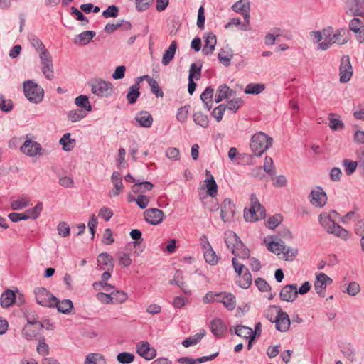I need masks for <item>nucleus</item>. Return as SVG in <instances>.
I'll return each instance as SVG.
<instances>
[{"mask_svg":"<svg viewBox=\"0 0 364 364\" xmlns=\"http://www.w3.org/2000/svg\"><path fill=\"white\" fill-rule=\"evenodd\" d=\"M135 119L142 127L149 128L153 123V117L147 111H141L138 112L136 115Z\"/></svg>","mask_w":364,"mask_h":364,"instance_id":"obj_28","label":"nucleus"},{"mask_svg":"<svg viewBox=\"0 0 364 364\" xmlns=\"http://www.w3.org/2000/svg\"><path fill=\"white\" fill-rule=\"evenodd\" d=\"M332 279L323 272L316 274V279L314 282V289L316 293L321 297H325V290L327 284H331Z\"/></svg>","mask_w":364,"mask_h":364,"instance_id":"obj_11","label":"nucleus"},{"mask_svg":"<svg viewBox=\"0 0 364 364\" xmlns=\"http://www.w3.org/2000/svg\"><path fill=\"white\" fill-rule=\"evenodd\" d=\"M267 247L269 251L279 255L286 249V246L283 242H270L267 244Z\"/></svg>","mask_w":364,"mask_h":364,"instance_id":"obj_49","label":"nucleus"},{"mask_svg":"<svg viewBox=\"0 0 364 364\" xmlns=\"http://www.w3.org/2000/svg\"><path fill=\"white\" fill-rule=\"evenodd\" d=\"M111 180L114 188L112 194L114 196H119L124 188L121 173L118 171H114L112 174Z\"/></svg>","mask_w":364,"mask_h":364,"instance_id":"obj_30","label":"nucleus"},{"mask_svg":"<svg viewBox=\"0 0 364 364\" xmlns=\"http://www.w3.org/2000/svg\"><path fill=\"white\" fill-rule=\"evenodd\" d=\"M193 121L196 124H198L203 128H206L208 127V124H209L208 117L206 114H203L202 112H196L193 114Z\"/></svg>","mask_w":364,"mask_h":364,"instance_id":"obj_47","label":"nucleus"},{"mask_svg":"<svg viewBox=\"0 0 364 364\" xmlns=\"http://www.w3.org/2000/svg\"><path fill=\"white\" fill-rule=\"evenodd\" d=\"M39 57L42 65L41 70L45 77L49 80H53L54 77V71L50 53L48 50H44V51L39 53Z\"/></svg>","mask_w":364,"mask_h":364,"instance_id":"obj_8","label":"nucleus"},{"mask_svg":"<svg viewBox=\"0 0 364 364\" xmlns=\"http://www.w3.org/2000/svg\"><path fill=\"white\" fill-rule=\"evenodd\" d=\"M92 92L99 97H108L114 92L113 85L102 79H95L90 82Z\"/></svg>","mask_w":364,"mask_h":364,"instance_id":"obj_6","label":"nucleus"},{"mask_svg":"<svg viewBox=\"0 0 364 364\" xmlns=\"http://www.w3.org/2000/svg\"><path fill=\"white\" fill-rule=\"evenodd\" d=\"M16 299V296L12 290L5 291L1 296L0 304L3 308H7L12 305Z\"/></svg>","mask_w":364,"mask_h":364,"instance_id":"obj_36","label":"nucleus"},{"mask_svg":"<svg viewBox=\"0 0 364 364\" xmlns=\"http://www.w3.org/2000/svg\"><path fill=\"white\" fill-rule=\"evenodd\" d=\"M342 291L344 293H347L350 296H355L360 292V287L358 282H351L349 283L346 289Z\"/></svg>","mask_w":364,"mask_h":364,"instance_id":"obj_60","label":"nucleus"},{"mask_svg":"<svg viewBox=\"0 0 364 364\" xmlns=\"http://www.w3.org/2000/svg\"><path fill=\"white\" fill-rule=\"evenodd\" d=\"M53 307H56L59 312L65 314H69L73 308V304L70 299L57 300L53 301Z\"/></svg>","mask_w":364,"mask_h":364,"instance_id":"obj_27","label":"nucleus"},{"mask_svg":"<svg viewBox=\"0 0 364 364\" xmlns=\"http://www.w3.org/2000/svg\"><path fill=\"white\" fill-rule=\"evenodd\" d=\"M237 215L235 205L230 199H225L220 205V218L224 223H231Z\"/></svg>","mask_w":364,"mask_h":364,"instance_id":"obj_7","label":"nucleus"},{"mask_svg":"<svg viewBox=\"0 0 364 364\" xmlns=\"http://www.w3.org/2000/svg\"><path fill=\"white\" fill-rule=\"evenodd\" d=\"M128 201L129 202L135 201L137 205L141 209H145L148 206V205H149V199L145 195H139L137 197V198H132V197L129 196L128 198Z\"/></svg>","mask_w":364,"mask_h":364,"instance_id":"obj_52","label":"nucleus"},{"mask_svg":"<svg viewBox=\"0 0 364 364\" xmlns=\"http://www.w3.org/2000/svg\"><path fill=\"white\" fill-rule=\"evenodd\" d=\"M262 169L269 176H274L275 171L274 169V162L271 157L266 156L264 159V166Z\"/></svg>","mask_w":364,"mask_h":364,"instance_id":"obj_61","label":"nucleus"},{"mask_svg":"<svg viewBox=\"0 0 364 364\" xmlns=\"http://www.w3.org/2000/svg\"><path fill=\"white\" fill-rule=\"evenodd\" d=\"M323 34L324 37V41L318 43V49L321 50H326L329 48L331 45L333 44V43H331V41H330L333 36V28L330 26L323 28Z\"/></svg>","mask_w":364,"mask_h":364,"instance_id":"obj_32","label":"nucleus"},{"mask_svg":"<svg viewBox=\"0 0 364 364\" xmlns=\"http://www.w3.org/2000/svg\"><path fill=\"white\" fill-rule=\"evenodd\" d=\"M230 332L232 334L234 333L237 336L245 339H247L252 336V328L242 324L237 325L235 327H230Z\"/></svg>","mask_w":364,"mask_h":364,"instance_id":"obj_31","label":"nucleus"},{"mask_svg":"<svg viewBox=\"0 0 364 364\" xmlns=\"http://www.w3.org/2000/svg\"><path fill=\"white\" fill-rule=\"evenodd\" d=\"M252 277L248 269H245L243 273L239 275V279L237 281V284L243 288L247 289L252 284Z\"/></svg>","mask_w":364,"mask_h":364,"instance_id":"obj_37","label":"nucleus"},{"mask_svg":"<svg viewBox=\"0 0 364 364\" xmlns=\"http://www.w3.org/2000/svg\"><path fill=\"white\" fill-rule=\"evenodd\" d=\"M37 352L41 355H48L49 354V346L46 343L44 336L41 337L38 339V343L37 345Z\"/></svg>","mask_w":364,"mask_h":364,"instance_id":"obj_56","label":"nucleus"},{"mask_svg":"<svg viewBox=\"0 0 364 364\" xmlns=\"http://www.w3.org/2000/svg\"><path fill=\"white\" fill-rule=\"evenodd\" d=\"M177 48V42L176 41H173L168 49L165 51L162 57V63L164 65H167L170 63V62L174 58L176 51Z\"/></svg>","mask_w":364,"mask_h":364,"instance_id":"obj_34","label":"nucleus"},{"mask_svg":"<svg viewBox=\"0 0 364 364\" xmlns=\"http://www.w3.org/2000/svg\"><path fill=\"white\" fill-rule=\"evenodd\" d=\"M282 221V217L280 214L270 217L267 222V227L269 229H274Z\"/></svg>","mask_w":364,"mask_h":364,"instance_id":"obj_64","label":"nucleus"},{"mask_svg":"<svg viewBox=\"0 0 364 364\" xmlns=\"http://www.w3.org/2000/svg\"><path fill=\"white\" fill-rule=\"evenodd\" d=\"M298 296L296 284L285 285L279 293L281 300L287 302L294 301Z\"/></svg>","mask_w":364,"mask_h":364,"instance_id":"obj_17","label":"nucleus"},{"mask_svg":"<svg viewBox=\"0 0 364 364\" xmlns=\"http://www.w3.org/2000/svg\"><path fill=\"white\" fill-rule=\"evenodd\" d=\"M70 14L75 16L76 20L80 21L83 26L89 22L88 18L82 14V12L75 6H72L70 8Z\"/></svg>","mask_w":364,"mask_h":364,"instance_id":"obj_62","label":"nucleus"},{"mask_svg":"<svg viewBox=\"0 0 364 364\" xmlns=\"http://www.w3.org/2000/svg\"><path fill=\"white\" fill-rule=\"evenodd\" d=\"M211 333L217 338H222L225 336L227 326L223 321L219 318H213L209 324Z\"/></svg>","mask_w":364,"mask_h":364,"instance_id":"obj_20","label":"nucleus"},{"mask_svg":"<svg viewBox=\"0 0 364 364\" xmlns=\"http://www.w3.org/2000/svg\"><path fill=\"white\" fill-rule=\"evenodd\" d=\"M318 220L321 226L328 233L333 234L336 237L343 240H347L350 237V232L336 223L326 213L320 214Z\"/></svg>","mask_w":364,"mask_h":364,"instance_id":"obj_1","label":"nucleus"},{"mask_svg":"<svg viewBox=\"0 0 364 364\" xmlns=\"http://www.w3.org/2000/svg\"><path fill=\"white\" fill-rule=\"evenodd\" d=\"M28 39L31 46L35 48L36 51L39 52V53L44 51V50H47L42 41L35 35L31 34Z\"/></svg>","mask_w":364,"mask_h":364,"instance_id":"obj_55","label":"nucleus"},{"mask_svg":"<svg viewBox=\"0 0 364 364\" xmlns=\"http://www.w3.org/2000/svg\"><path fill=\"white\" fill-rule=\"evenodd\" d=\"M340 82L346 83L348 82L353 75V68L349 57L343 56L339 67Z\"/></svg>","mask_w":364,"mask_h":364,"instance_id":"obj_10","label":"nucleus"},{"mask_svg":"<svg viewBox=\"0 0 364 364\" xmlns=\"http://www.w3.org/2000/svg\"><path fill=\"white\" fill-rule=\"evenodd\" d=\"M117 359L120 363L129 364L134 360V355L132 353L122 352L117 355Z\"/></svg>","mask_w":364,"mask_h":364,"instance_id":"obj_59","label":"nucleus"},{"mask_svg":"<svg viewBox=\"0 0 364 364\" xmlns=\"http://www.w3.org/2000/svg\"><path fill=\"white\" fill-rule=\"evenodd\" d=\"M41 150V146L39 143L31 139H27L21 146V151L29 156H36Z\"/></svg>","mask_w":364,"mask_h":364,"instance_id":"obj_21","label":"nucleus"},{"mask_svg":"<svg viewBox=\"0 0 364 364\" xmlns=\"http://www.w3.org/2000/svg\"><path fill=\"white\" fill-rule=\"evenodd\" d=\"M218 302L223 303L228 310L232 311L236 306V297L232 293L220 291L218 298Z\"/></svg>","mask_w":364,"mask_h":364,"instance_id":"obj_22","label":"nucleus"},{"mask_svg":"<svg viewBox=\"0 0 364 364\" xmlns=\"http://www.w3.org/2000/svg\"><path fill=\"white\" fill-rule=\"evenodd\" d=\"M214 90L210 86L207 87L206 89L200 95V99L205 104V108L210 110L213 107V97Z\"/></svg>","mask_w":364,"mask_h":364,"instance_id":"obj_35","label":"nucleus"},{"mask_svg":"<svg viewBox=\"0 0 364 364\" xmlns=\"http://www.w3.org/2000/svg\"><path fill=\"white\" fill-rule=\"evenodd\" d=\"M205 182L207 193L211 197H215L218 193V185L213 176L212 175H210V177H208L205 180Z\"/></svg>","mask_w":364,"mask_h":364,"instance_id":"obj_43","label":"nucleus"},{"mask_svg":"<svg viewBox=\"0 0 364 364\" xmlns=\"http://www.w3.org/2000/svg\"><path fill=\"white\" fill-rule=\"evenodd\" d=\"M349 37V31L346 28H342L335 31L333 30V36L330 41L333 44L343 45L348 41Z\"/></svg>","mask_w":364,"mask_h":364,"instance_id":"obj_23","label":"nucleus"},{"mask_svg":"<svg viewBox=\"0 0 364 364\" xmlns=\"http://www.w3.org/2000/svg\"><path fill=\"white\" fill-rule=\"evenodd\" d=\"M274 307L279 309L278 314L274 321L276 325V328L281 332H285L288 331L290 326V319L288 314L283 311L279 307L275 306H274Z\"/></svg>","mask_w":364,"mask_h":364,"instance_id":"obj_15","label":"nucleus"},{"mask_svg":"<svg viewBox=\"0 0 364 364\" xmlns=\"http://www.w3.org/2000/svg\"><path fill=\"white\" fill-rule=\"evenodd\" d=\"M144 216L148 223L156 225L163 221L164 214L158 208H149L144 211Z\"/></svg>","mask_w":364,"mask_h":364,"instance_id":"obj_13","label":"nucleus"},{"mask_svg":"<svg viewBox=\"0 0 364 364\" xmlns=\"http://www.w3.org/2000/svg\"><path fill=\"white\" fill-rule=\"evenodd\" d=\"M281 29L275 27L271 30V33H268L264 38V43L267 46H272L275 43L277 37L280 36Z\"/></svg>","mask_w":364,"mask_h":364,"instance_id":"obj_46","label":"nucleus"},{"mask_svg":"<svg viewBox=\"0 0 364 364\" xmlns=\"http://www.w3.org/2000/svg\"><path fill=\"white\" fill-rule=\"evenodd\" d=\"M154 187V184L150 181H139V183H135L132 187V190L134 193H139L141 191V188H144L146 191H151ZM144 192V191H142Z\"/></svg>","mask_w":364,"mask_h":364,"instance_id":"obj_51","label":"nucleus"},{"mask_svg":"<svg viewBox=\"0 0 364 364\" xmlns=\"http://www.w3.org/2000/svg\"><path fill=\"white\" fill-rule=\"evenodd\" d=\"M225 243L228 248L231 250L232 253L236 257L242 259H248L250 256V250L245 246L239 237L234 232H230L225 239Z\"/></svg>","mask_w":364,"mask_h":364,"instance_id":"obj_4","label":"nucleus"},{"mask_svg":"<svg viewBox=\"0 0 364 364\" xmlns=\"http://www.w3.org/2000/svg\"><path fill=\"white\" fill-rule=\"evenodd\" d=\"M70 133H65L60 139V144L63 146V149L66 151H71L75 145V140L73 139H70Z\"/></svg>","mask_w":364,"mask_h":364,"instance_id":"obj_39","label":"nucleus"},{"mask_svg":"<svg viewBox=\"0 0 364 364\" xmlns=\"http://www.w3.org/2000/svg\"><path fill=\"white\" fill-rule=\"evenodd\" d=\"M343 166H344L346 175L350 176L355 172L358 164V161L345 159L343 161Z\"/></svg>","mask_w":364,"mask_h":364,"instance_id":"obj_53","label":"nucleus"},{"mask_svg":"<svg viewBox=\"0 0 364 364\" xmlns=\"http://www.w3.org/2000/svg\"><path fill=\"white\" fill-rule=\"evenodd\" d=\"M75 103L78 107L86 111L87 113L92 110V106L87 95H81L77 97L75 100Z\"/></svg>","mask_w":364,"mask_h":364,"instance_id":"obj_38","label":"nucleus"},{"mask_svg":"<svg viewBox=\"0 0 364 364\" xmlns=\"http://www.w3.org/2000/svg\"><path fill=\"white\" fill-rule=\"evenodd\" d=\"M243 105V100L240 97L233 98L228 102L226 108L235 113Z\"/></svg>","mask_w":364,"mask_h":364,"instance_id":"obj_58","label":"nucleus"},{"mask_svg":"<svg viewBox=\"0 0 364 364\" xmlns=\"http://www.w3.org/2000/svg\"><path fill=\"white\" fill-rule=\"evenodd\" d=\"M203 256L205 262L210 265H215L218 262L219 257L212 247H210L208 250H205Z\"/></svg>","mask_w":364,"mask_h":364,"instance_id":"obj_44","label":"nucleus"},{"mask_svg":"<svg viewBox=\"0 0 364 364\" xmlns=\"http://www.w3.org/2000/svg\"><path fill=\"white\" fill-rule=\"evenodd\" d=\"M346 6L348 14L364 16V0H347Z\"/></svg>","mask_w":364,"mask_h":364,"instance_id":"obj_16","label":"nucleus"},{"mask_svg":"<svg viewBox=\"0 0 364 364\" xmlns=\"http://www.w3.org/2000/svg\"><path fill=\"white\" fill-rule=\"evenodd\" d=\"M251 206L249 209L248 213H244V218L247 222H255L258 221V215L257 214V208L260 207V203L255 193L250 196Z\"/></svg>","mask_w":364,"mask_h":364,"instance_id":"obj_19","label":"nucleus"},{"mask_svg":"<svg viewBox=\"0 0 364 364\" xmlns=\"http://www.w3.org/2000/svg\"><path fill=\"white\" fill-rule=\"evenodd\" d=\"M144 79L146 80L149 85L150 86L151 92L154 94L156 97H164V92L155 79L151 77L148 75L139 77V81H142Z\"/></svg>","mask_w":364,"mask_h":364,"instance_id":"obj_25","label":"nucleus"},{"mask_svg":"<svg viewBox=\"0 0 364 364\" xmlns=\"http://www.w3.org/2000/svg\"><path fill=\"white\" fill-rule=\"evenodd\" d=\"M309 198L311 203L318 208L323 207L327 200L326 194L321 187H317L316 190L311 191Z\"/></svg>","mask_w":364,"mask_h":364,"instance_id":"obj_12","label":"nucleus"},{"mask_svg":"<svg viewBox=\"0 0 364 364\" xmlns=\"http://www.w3.org/2000/svg\"><path fill=\"white\" fill-rule=\"evenodd\" d=\"M265 89V85L262 83L258 84H254L250 83L248 84L245 90V94H250V95H258L261 92H262Z\"/></svg>","mask_w":364,"mask_h":364,"instance_id":"obj_45","label":"nucleus"},{"mask_svg":"<svg viewBox=\"0 0 364 364\" xmlns=\"http://www.w3.org/2000/svg\"><path fill=\"white\" fill-rule=\"evenodd\" d=\"M23 92L27 100L34 104L42 102L44 97V90L33 80H26L23 84Z\"/></svg>","mask_w":364,"mask_h":364,"instance_id":"obj_5","label":"nucleus"},{"mask_svg":"<svg viewBox=\"0 0 364 364\" xmlns=\"http://www.w3.org/2000/svg\"><path fill=\"white\" fill-rule=\"evenodd\" d=\"M189 105L181 107L176 114V119L181 123L186 122L188 119Z\"/></svg>","mask_w":364,"mask_h":364,"instance_id":"obj_63","label":"nucleus"},{"mask_svg":"<svg viewBox=\"0 0 364 364\" xmlns=\"http://www.w3.org/2000/svg\"><path fill=\"white\" fill-rule=\"evenodd\" d=\"M204 336V333H198L193 337H188L183 341L182 345L186 347H190L197 344Z\"/></svg>","mask_w":364,"mask_h":364,"instance_id":"obj_54","label":"nucleus"},{"mask_svg":"<svg viewBox=\"0 0 364 364\" xmlns=\"http://www.w3.org/2000/svg\"><path fill=\"white\" fill-rule=\"evenodd\" d=\"M29 199L26 197H23L12 201L11 203V208L14 210H21L27 207L29 205Z\"/></svg>","mask_w":364,"mask_h":364,"instance_id":"obj_50","label":"nucleus"},{"mask_svg":"<svg viewBox=\"0 0 364 364\" xmlns=\"http://www.w3.org/2000/svg\"><path fill=\"white\" fill-rule=\"evenodd\" d=\"M84 364H106V361L101 354L93 353L86 356Z\"/></svg>","mask_w":364,"mask_h":364,"instance_id":"obj_41","label":"nucleus"},{"mask_svg":"<svg viewBox=\"0 0 364 364\" xmlns=\"http://www.w3.org/2000/svg\"><path fill=\"white\" fill-rule=\"evenodd\" d=\"M318 220L321 226L328 233L333 234L336 237L343 240H347L350 237V232L336 223L326 213L320 214Z\"/></svg>","mask_w":364,"mask_h":364,"instance_id":"obj_2","label":"nucleus"},{"mask_svg":"<svg viewBox=\"0 0 364 364\" xmlns=\"http://www.w3.org/2000/svg\"><path fill=\"white\" fill-rule=\"evenodd\" d=\"M87 113L82 109H76L70 110L68 113V118L72 122H77L87 116Z\"/></svg>","mask_w":364,"mask_h":364,"instance_id":"obj_42","label":"nucleus"},{"mask_svg":"<svg viewBox=\"0 0 364 364\" xmlns=\"http://www.w3.org/2000/svg\"><path fill=\"white\" fill-rule=\"evenodd\" d=\"M96 35V33L93 31H85L82 32L75 36L74 39V43L75 44L80 45H87L88 44L92 38Z\"/></svg>","mask_w":364,"mask_h":364,"instance_id":"obj_33","label":"nucleus"},{"mask_svg":"<svg viewBox=\"0 0 364 364\" xmlns=\"http://www.w3.org/2000/svg\"><path fill=\"white\" fill-rule=\"evenodd\" d=\"M36 302L43 306L53 307V301L57 297L53 296L44 287H38L34 290Z\"/></svg>","mask_w":364,"mask_h":364,"instance_id":"obj_9","label":"nucleus"},{"mask_svg":"<svg viewBox=\"0 0 364 364\" xmlns=\"http://www.w3.org/2000/svg\"><path fill=\"white\" fill-rule=\"evenodd\" d=\"M139 77L136 79V82L132 85L129 88L127 95V100L129 104H134L138 97L140 96V82Z\"/></svg>","mask_w":364,"mask_h":364,"instance_id":"obj_29","label":"nucleus"},{"mask_svg":"<svg viewBox=\"0 0 364 364\" xmlns=\"http://www.w3.org/2000/svg\"><path fill=\"white\" fill-rule=\"evenodd\" d=\"M232 9L235 12L242 14L250 11V4L248 0H239L232 6Z\"/></svg>","mask_w":364,"mask_h":364,"instance_id":"obj_40","label":"nucleus"},{"mask_svg":"<svg viewBox=\"0 0 364 364\" xmlns=\"http://www.w3.org/2000/svg\"><path fill=\"white\" fill-rule=\"evenodd\" d=\"M273 139L263 132L255 133L251 138L250 146L255 156H261L272 145Z\"/></svg>","mask_w":364,"mask_h":364,"instance_id":"obj_3","label":"nucleus"},{"mask_svg":"<svg viewBox=\"0 0 364 364\" xmlns=\"http://www.w3.org/2000/svg\"><path fill=\"white\" fill-rule=\"evenodd\" d=\"M137 353L146 360H150L155 358L156 351L150 346L147 341H141L136 345Z\"/></svg>","mask_w":364,"mask_h":364,"instance_id":"obj_18","label":"nucleus"},{"mask_svg":"<svg viewBox=\"0 0 364 364\" xmlns=\"http://www.w3.org/2000/svg\"><path fill=\"white\" fill-rule=\"evenodd\" d=\"M217 43L216 36L213 33H208L205 36V45L203 48V53L208 55L211 54Z\"/></svg>","mask_w":364,"mask_h":364,"instance_id":"obj_26","label":"nucleus"},{"mask_svg":"<svg viewBox=\"0 0 364 364\" xmlns=\"http://www.w3.org/2000/svg\"><path fill=\"white\" fill-rule=\"evenodd\" d=\"M97 262L100 266V269H108L109 270H113L114 269V259L107 252L99 255Z\"/></svg>","mask_w":364,"mask_h":364,"instance_id":"obj_24","label":"nucleus"},{"mask_svg":"<svg viewBox=\"0 0 364 364\" xmlns=\"http://www.w3.org/2000/svg\"><path fill=\"white\" fill-rule=\"evenodd\" d=\"M217 92L224 99H228L235 94V92L225 84L220 85L217 90Z\"/></svg>","mask_w":364,"mask_h":364,"instance_id":"obj_57","label":"nucleus"},{"mask_svg":"<svg viewBox=\"0 0 364 364\" xmlns=\"http://www.w3.org/2000/svg\"><path fill=\"white\" fill-rule=\"evenodd\" d=\"M43 327L44 325L41 322L28 321V323L23 328L22 334L27 340H33V338H37L38 335V330Z\"/></svg>","mask_w":364,"mask_h":364,"instance_id":"obj_14","label":"nucleus"},{"mask_svg":"<svg viewBox=\"0 0 364 364\" xmlns=\"http://www.w3.org/2000/svg\"><path fill=\"white\" fill-rule=\"evenodd\" d=\"M111 293L113 304H122L125 302L128 299L127 294L123 291L114 290L111 291Z\"/></svg>","mask_w":364,"mask_h":364,"instance_id":"obj_48","label":"nucleus"}]
</instances>
